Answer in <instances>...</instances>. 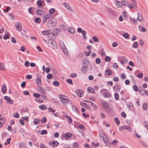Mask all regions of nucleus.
Here are the masks:
<instances>
[{"label": "nucleus", "mask_w": 148, "mask_h": 148, "mask_svg": "<svg viewBox=\"0 0 148 148\" xmlns=\"http://www.w3.org/2000/svg\"><path fill=\"white\" fill-rule=\"evenodd\" d=\"M63 6L68 11L71 12H74V11L72 8L66 2H64L62 3Z\"/></svg>", "instance_id": "obj_1"}, {"label": "nucleus", "mask_w": 148, "mask_h": 148, "mask_svg": "<svg viewBox=\"0 0 148 148\" xmlns=\"http://www.w3.org/2000/svg\"><path fill=\"white\" fill-rule=\"evenodd\" d=\"M105 10L106 13L110 15L114 16L116 14V12L112 10L111 8L109 7L106 8Z\"/></svg>", "instance_id": "obj_2"}, {"label": "nucleus", "mask_w": 148, "mask_h": 148, "mask_svg": "<svg viewBox=\"0 0 148 148\" xmlns=\"http://www.w3.org/2000/svg\"><path fill=\"white\" fill-rule=\"evenodd\" d=\"M60 46L62 51L67 56L69 54L68 51L65 45L63 42H62L60 43Z\"/></svg>", "instance_id": "obj_3"}, {"label": "nucleus", "mask_w": 148, "mask_h": 148, "mask_svg": "<svg viewBox=\"0 0 148 148\" xmlns=\"http://www.w3.org/2000/svg\"><path fill=\"white\" fill-rule=\"evenodd\" d=\"M56 24V21L54 20L53 21L49 20L47 23V25L49 27H52L55 26Z\"/></svg>", "instance_id": "obj_4"}, {"label": "nucleus", "mask_w": 148, "mask_h": 148, "mask_svg": "<svg viewBox=\"0 0 148 148\" xmlns=\"http://www.w3.org/2000/svg\"><path fill=\"white\" fill-rule=\"evenodd\" d=\"M60 101L62 103L63 105L65 106L67 105V103L70 105H71L72 103V102L70 100L67 99L64 100H60Z\"/></svg>", "instance_id": "obj_5"}, {"label": "nucleus", "mask_w": 148, "mask_h": 148, "mask_svg": "<svg viewBox=\"0 0 148 148\" xmlns=\"http://www.w3.org/2000/svg\"><path fill=\"white\" fill-rule=\"evenodd\" d=\"M15 26L16 29L18 32H20L21 30V25L19 22H17L15 23Z\"/></svg>", "instance_id": "obj_6"}, {"label": "nucleus", "mask_w": 148, "mask_h": 148, "mask_svg": "<svg viewBox=\"0 0 148 148\" xmlns=\"http://www.w3.org/2000/svg\"><path fill=\"white\" fill-rule=\"evenodd\" d=\"M99 134L100 136L102 138L103 140H104L108 138L107 136L103 133V132L102 131H99Z\"/></svg>", "instance_id": "obj_7"}, {"label": "nucleus", "mask_w": 148, "mask_h": 148, "mask_svg": "<svg viewBox=\"0 0 148 148\" xmlns=\"http://www.w3.org/2000/svg\"><path fill=\"white\" fill-rule=\"evenodd\" d=\"M4 99L6 100V102L8 103L12 104L13 103V101L11 99V98L9 97L5 96L4 97Z\"/></svg>", "instance_id": "obj_8"}, {"label": "nucleus", "mask_w": 148, "mask_h": 148, "mask_svg": "<svg viewBox=\"0 0 148 148\" xmlns=\"http://www.w3.org/2000/svg\"><path fill=\"white\" fill-rule=\"evenodd\" d=\"M61 32V29H60L57 28L56 29H54L53 30L52 33L54 36L57 35L59 34Z\"/></svg>", "instance_id": "obj_9"}, {"label": "nucleus", "mask_w": 148, "mask_h": 148, "mask_svg": "<svg viewBox=\"0 0 148 148\" xmlns=\"http://www.w3.org/2000/svg\"><path fill=\"white\" fill-rule=\"evenodd\" d=\"M90 65L89 61L86 59H84L82 62L83 66L88 67Z\"/></svg>", "instance_id": "obj_10"}, {"label": "nucleus", "mask_w": 148, "mask_h": 148, "mask_svg": "<svg viewBox=\"0 0 148 148\" xmlns=\"http://www.w3.org/2000/svg\"><path fill=\"white\" fill-rule=\"evenodd\" d=\"M76 94L79 97H82L83 95L84 92L81 90H77L75 91Z\"/></svg>", "instance_id": "obj_11"}, {"label": "nucleus", "mask_w": 148, "mask_h": 148, "mask_svg": "<svg viewBox=\"0 0 148 148\" xmlns=\"http://www.w3.org/2000/svg\"><path fill=\"white\" fill-rule=\"evenodd\" d=\"M37 84L39 86L38 89H39V92H40L44 94H46V92L44 89L40 87V86H41L42 84Z\"/></svg>", "instance_id": "obj_12"}, {"label": "nucleus", "mask_w": 148, "mask_h": 148, "mask_svg": "<svg viewBox=\"0 0 148 148\" xmlns=\"http://www.w3.org/2000/svg\"><path fill=\"white\" fill-rule=\"evenodd\" d=\"M51 16V15L49 14H47L44 16L43 19L42 21L43 23H45L47 21L48 19Z\"/></svg>", "instance_id": "obj_13"}, {"label": "nucleus", "mask_w": 148, "mask_h": 148, "mask_svg": "<svg viewBox=\"0 0 148 148\" xmlns=\"http://www.w3.org/2000/svg\"><path fill=\"white\" fill-rule=\"evenodd\" d=\"M124 129H128L129 131H130V127L129 126L125 125L120 127L119 128V130L120 131H121Z\"/></svg>", "instance_id": "obj_14"}, {"label": "nucleus", "mask_w": 148, "mask_h": 148, "mask_svg": "<svg viewBox=\"0 0 148 148\" xmlns=\"http://www.w3.org/2000/svg\"><path fill=\"white\" fill-rule=\"evenodd\" d=\"M114 3L118 8H121L122 6V4L121 2L119 1L116 0L114 1Z\"/></svg>", "instance_id": "obj_15"}, {"label": "nucleus", "mask_w": 148, "mask_h": 148, "mask_svg": "<svg viewBox=\"0 0 148 148\" xmlns=\"http://www.w3.org/2000/svg\"><path fill=\"white\" fill-rule=\"evenodd\" d=\"M50 45L53 48H56L57 47V45L56 43L53 41L52 40H50V42H49Z\"/></svg>", "instance_id": "obj_16"}, {"label": "nucleus", "mask_w": 148, "mask_h": 148, "mask_svg": "<svg viewBox=\"0 0 148 148\" xmlns=\"http://www.w3.org/2000/svg\"><path fill=\"white\" fill-rule=\"evenodd\" d=\"M103 141L106 146H108L109 147L111 145V143L108 138L107 139L104 140Z\"/></svg>", "instance_id": "obj_17"}, {"label": "nucleus", "mask_w": 148, "mask_h": 148, "mask_svg": "<svg viewBox=\"0 0 148 148\" xmlns=\"http://www.w3.org/2000/svg\"><path fill=\"white\" fill-rule=\"evenodd\" d=\"M5 122V119L3 118L0 119V128H1Z\"/></svg>", "instance_id": "obj_18"}, {"label": "nucleus", "mask_w": 148, "mask_h": 148, "mask_svg": "<svg viewBox=\"0 0 148 148\" xmlns=\"http://www.w3.org/2000/svg\"><path fill=\"white\" fill-rule=\"evenodd\" d=\"M49 145L51 144L52 146L53 147H57L59 144V143L57 141H55L51 143L50 142H49Z\"/></svg>", "instance_id": "obj_19"}, {"label": "nucleus", "mask_w": 148, "mask_h": 148, "mask_svg": "<svg viewBox=\"0 0 148 148\" xmlns=\"http://www.w3.org/2000/svg\"><path fill=\"white\" fill-rule=\"evenodd\" d=\"M81 71L82 72L85 73L88 71V68L87 67L83 66L81 68Z\"/></svg>", "instance_id": "obj_20"}, {"label": "nucleus", "mask_w": 148, "mask_h": 148, "mask_svg": "<svg viewBox=\"0 0 148 148\" xmlns=\"http://www.w3.org/2000/svg\"><path fill=\"white\" fill-rule=\"evenodd\" d=\"M80 105L82 106H84L85 108H86L88 110H89L90 109V106L85 103H84L82 102H81L80 103Z\"/></svg>", "instance_id": "obj_21"}, {"label": "nucleus", "mask_w": 148, "mask_h": 148, "mask_svg": "<svg viewBox=\"0 0 148 148\" xmlns=\"http://www.w3.org/2000/svg\"><path fill=\"white\" fill-rule=\"evenodd\" d=\"M41 76L40 75H38L37 78L36 79V83H41L42 82L41 81Z\"/></svg>", "instance_id": "obj_22"}, {"label": "nucleus", "mask_w": 148, "mask_h": 148, "mask_svg": "<svg viewBox=\"0 0 148 148\" xmlns=\"http://www.w3.org/2000/svg\"><path fill=\"white\" fill-rule=\"evenodd\" d=\"M1 90L3 93H4L6 91V87L5 84H3L2 85Z\"/></svg>", "instance_id": "obj_23"}, {"label": "nucleus", "mask_w": 148, "mask_h": 148, "mask_svg": "<svg viewBox=\"0 0 148 148\" xmlns=\"http://www.w3.org/2000/svg\"><path fill=\"white\" fill-rule=\"evenodd\" d=\"M131 22L135 25H136L137 24V20L135 19L134 18L132 17L130 18Z\"/></svg>", "instance_id": "obj_24"}, {"label": "nucleus", "mask_w": 148, "mask_h": 148, "mask_svg": "<svg viewBox=\"0 0 148 148\" xmlns=\"http://www.w3.org/2000/svg\"><path fill=\"white\" fill-rule=\"evenodd\" d=\"M120 60L123 61V62H124V63H127L128 62L127 59L124 56H122L120 58Z\"/></svg>", "instance_id": "obj_25"}, {"label": "nucleus", "mask_w": 148, "mask_h": 148, "mask_svg": "<svg viewBox=\"0 0 148 148\" xmlns=\"http://www.w3.org/2000/svg\"><path fill=\"white\" fill-rule=\"evenodd\" d=\"M39 108L42 110H45L47 109V107L45 105H42L39 106Z\"/></svg>", "instance_id": "obj_26"}, {"label": "nucleus", "mask_w": 148, "mask_h": 148, "mask_svg": "<svg viewBox=\"0 0 148 148\" xmlns=\"http://www.w3.org/2000/svg\"><path fill=\"white\" fill-rule=\"evenodd\" d=\"M143 20V18L142 14L140 13H138V17L137 20L139 21H140Z\"/></svg>", "instance_id": "obj_27"}, {"label": "nucleus", "mask_w": 148, "mask_h": 148, "mask_svg": "<svg viewBox=\"0 0 148 148\" xmlns=\"http://www.w3.org/2000/svg\"><path fill=\"white\" fill-rule=\"evenodd\" d=\"M36 13L38 15L41 16L43 13V12L42 10L38 9L36 11Z\"/></svg>", "instance_id": "obj_28"}, {"label": "nucleus", "mask_w": 148, "mask_h": 148, "mask_svg": "<svg viewBox=\"0 0 148 148\" xmlns=\"http://www.w3.org/2000/svg\"><path fill=\"white\" fill-rule=\"evenodd\" d=\"M102 105L103 107L106 109H108V108L109 107V104L106 102H103L102 103Z\"/></svg>", "instance_id": "obj_29"}, {"label": "nucleus", "mask_w": 148, "mask_h": 148, "mask_svg": "<svg viewBox=\"0 0 148 148\" xmlns=\"http://www.w3.org/2000/svg\"><path fill=\"white\" fill-rule=\"evenodd\" d=\"M68 31L71 33L74 34L75 32L74 29L71 27H69L68 28Z\"/></svg>", "instance_id": "obj_30"}, {"label": "nucleus", "mask_w": 148, "mask_h": 148, "mask_svg": "<svg viewBox=\"0 0 148 148\" xmlns=\"http://www.w3.org/2000/svg\"><path fill=\"white\" fill-rule=\"evenodd\" d=\"M139 29L143 32H145L146 31V29L142 25L139 26Z\"/></svg>", "instance_id": "obj_31"}, {"label": "nucleus", "mask_w": 148, "mask_h": 148, "mask_svg": "<svg viewBox=\"0 0 148 148\" xmlns=\"http://www.w3.org/2000/svg\"><path fill=\"white\" fill-rule=\"evenodd\" d=\"M9 38L10 36L8 33H5L3 37V38L4 40L9 39Z\"/></svg>", "instance_id": "obj_32"}, {"label": "nucleus", "mask_w": 148, "mask_h": 148, "mask_svg": "<svg viewBox=\"0 0 148 148\" xmlns=\"http://www.w3.org/2000/svg\"><path fill=\"white\" fill-rule=\"evenodd\" d=\"M89 92L93 93L95 91L94 89L91 87H88L87 89Z\"/></svg>", "instance_id": "obj_33"}, {"label": "nucleus", "mask_w": 148, "mask_h": 148, "mask_svg": "<svg viewBox=\"0 0 148 148\" xmlns=\"http://www.w3.org/2000/svg\"><path fill=\"white\" fill-rule=\"evenodd\" d=\"M72 108L73 111H75V112L77 113H78V111L77 110V108L74 105L73 106H72Z\"/></svg>", "instance_id": "obj_34"}, {"label": "nucleus", "mask_w": 148, "mask_h": 148, "mask_svg": "<svg viewBox=\"0 0 148 148\" xmlns=\"http://www.w3.org/2000/svg\"><path fill=\"white\" fill-rule=\"evenodd\" d=\"M40 120L39 119H35L34 120L33 123L34 125H36L38 124Z\"/></svg>", "instance_id": "obj_35"}, {"label": "nucleus", "mask_w": 148, "mask_h": 148, "mask_svg": "<svg viewBox=\"0 0 148 148\" xmlns=\"http://www.w3.org/2000/svg\"><path fill=\"white\" fill-rule=\"evenodd\" d=\"M72 136V134L69 132L66 133L65 135V137H67V138L71 137Z\"/></svg>", "instance_id": "obj_36"}, {"label": "nucleus", "mask_w": 148, "mask_h": 148, "mask_svg": "<svg viewBox=\"0 0 148 148\" xmlns=\"http://www.w3.org/2000/svg\"><path fill=\"white\" fill-rule=\"evenodd\" d=\"M82 34L83 35V38L84 39H86L87 37L86 36V32L85 30H83L82 32Z\"/></svg>", "instance_id": "obj_37"}, {"label": "nucleus", "mask_w": 148, "mask_h": 148, "mask_svg": "<svg viewBox=\"0 0 148 148\" xmlns=\"http://www.w3.org/2000/svg\"><path fill=\"white\" fill-rule=\"evenodd\" d=\"M82 34L83 35V38L84 39H86L87 37L86 36V32L85 30H83L82 32Z\"/></svg>", "instance_id": "obj_38"}, {"label": "nucleus", "mask_w": 148, "mask_h": 148, "mask_svg": "<svg viewBox=\"0 0 148 148\" xmlns=\"http://www.w3.org/2000/svg\"><path fill=\"white\" fill-rule=\"evenodd\" d=\"M0 70L3 71H5V70L4 64L1 63H0Z\"/></svg>", "instance_id": "obj_39"}, {"label": "nucleus", "mask_w": 148, "mask_h": 148, "mask_svg": "<svg viewBox=\"0 0 148 148\" xmlns=\"http://www.w3.org/2000/svg\"><path fill=\"white\" fill-rule=\"evenodd\" d=\"M66 117L68 121L69 122V123H71L72 121V119L68 115H66Z\"/></svg>", "instance_id": "obj_40"}, {"label": "nucleus", "mask_w": 148, "mask_h": 148, "mask_svg": "<svg viewBox=\"0 0 148 148\" xmlns=\"http://www.w3.org/2000/svg\"><path fill=\"white\" fill-rule=\"evenodd\" d=\"M140 93L142 95H144L145 94V92H147V90H145V89L143 90H140L139 91Z\"/></svg>", "instance_id": "obj_41"}, {"label": "nucleus", "mask_w": 148, "mask_h": 148, "mask_svg": "<svg viewBox=\"0 0 148 148\" xmlns=\"http://www.w3.org/2000/svg\"><path fill=\"white\" fill-rule=\"evenodd\" d=\"M49 33V31L48 30L42 32V34L44 35H48Z\"/></svg>", "instance_id": "obj_42"}, {"label": "nucleus", "mask_w": 148, "mask_h": 148, "mask_svg": "<svg viewBox=\"0 0 148 148\" xmlns=\"http://www.w3.org/2000/svg\"><path fill=\"white\" fill-rule=\"evenodd\" d=\"M84 52L86 56V57H87L90 56V53L91 52V50H89L88 52L84 51Z\"/></svg>", "instance_id": "obj_43"}, {"label": "nucleus", "mask_w": 148, "mask_h": 148, "mask_svg": "<svg viewBox=\"0 0 148 148\" xmlns=\"http://www.w3.org/2000/svg\"><path fill=\"white\" fill-rule=\"evenodd\" d=\"M43 4V2L40 0H38L37 1V4L38 6H41Z\"/></svg>", "instance_id": "obj_44"}, {"label": "nucleus", "mask_w": 148, "mask_h": 148, "mask_svg": "<svg viewBox=\"0 0 148 148\" xmlns=\"http://www.w3.org/2000/svg\"><path fill=\"white\" fill-rule=\"evenodd\" d=\"M107 111L108 113H110L111 114H113V113L114 111L112 108H109Z\"/></svg>", "instance_id": "obj_45"}, {"label": "nucleus", "mask_w": 148, "mask_h": 148, "mask_svg": "<svg viewBox=\"0 0 148 148\" xmlns=\"http://www.w3.org/2000/svg\"><path fill=\"white\" fill-rule=\"evenodd\" d=\"M92 39L94 42H97L99 41V39L96 36H93Z\"/></svg>", "instance_id": "obj_46"}, {"label": "nucleus", "mask_w": 148, "mask_h": 148, "mask_svg": "<svg viewBox=\"0 0 148 148\" xmlns=\"http://www.w3.org/2000/svg\"><path fill=\"white\" fill-rule=\"evenodd\" d=\"M59 97L61 99V100H64L66 99L67 97L63 95H60L59 96Z\"/></svg>", "instance_id": "obj_47"}, {"label": "nucleus", "mask_w": 148, "mask_h": 148, "mask_svg": "<svg viewBox=\"0 0 148 148\" xmlns=\"http://www.w3.org/2000/svg\"><path fill=\"white\" fill-rule=\"evenodd\" d=\"M143 125L144 127L147 128V130H148V123L147 122L144 121L143 123Z\"/></svg>", "instance_id": "obj_48"}, {"label": "nucleus", "mask_w": 148, "mask_h": 148, "mask_svg": "<svg viewBox=\"0 0 148 148\" xmlns=\"http://www.w3.org/2000/svg\"><path fill=\"white\" fill-rule=\"evenodd\" d=\"M138 45V44L137 42H135L133 45V47L135 48H137Z\"/></svg>", "instance_id": "obj_49"}, {"label": "nucleus", "mask_w": 148, "mask_h": 148, "mask_svg": "<svg viewBox=\"0 0 148 148\" xmlns=\"http://www.w3.org/2000/svg\"><path fill=\"white\" fill-rule=\"evenodd\" d=\"M101 56H104L106 55V54L103 49H102L100 51Z\"/></svg>", "instance_id": "obj_50"}, {"label": "nucleus", "mask_w": 148, "mask_h": 148, "mask_svg": "<svg viewBox=\"0 0 148 148\" xmlns=\"http://www.w3.org/2000/svg\"><path fill=\"white\" fill-rule=\"evenodd\" d=\"M128 8L130 9H132L134 8H135V6L133 4H128V5L127 6Z\"/></svg>", "instance_id": "obj_51"}, {"label": "nucleus", "mask_w": 148, "mask_h": 148, "mask_svg": "<svg viewBox=\"0 0 148 148\" xmlns=\"http://www.w3.org/2000/svg\"><path fill=\"white\" fill-rule=\"evenodd\" d=\"M122 5L125 6H127L128 5V3L126 1H122Z\"/></svg>", "instance_id": "obj_52"}, {"label": "nucleus", "mask_w": 148, "mask_h": 148, "mask_svg": "<svg viewBox=\"0 0 148 148\" xmlns=\"http://www.w3.org/2000/svg\"><path fill=\"white\" fill-rule=\"evenodd\" d=\"M101 61V60L99 58H97L95 60V62L97 64H100Z\"/></svg>", "instance_id": "obj_53"}, {"label": "nucleus", "mask_w": 148, "mask_h": 148, "mask_svg": "<svg viewBox=\"0 0 148 148\" xmlns=\"http://www.w3.org/2000/svg\"><path fill=\"white\" fill-rule=\"evenodd\" d=\"M114 121L116 122V123L117 125H119L120 124V122L118 119L117 118H116L114 119Z\"/></svg>", "instance_id": "obj_54"}, {"label": "nucleus", "mask_w": 148, "mask_h": 148, "mask_svg": "<svg viewBox=\"0 0 148 148\" xmlns=\"http://www.w3.org/2000/svg\"><path fill=\"white\" fill-rule=\"evenodd\" d=\"M111 60L109 56H107L105 58V60L106 62H109Z\"/></svg>", "instance_id": "obj_55"}, {"label": "nucleus", "mask_w": 148, "mask_h": 148, "mask_svg": "<svg viewBox=\"0 0 148 148\" xmlns=\"http://www.w3.org/2000/svg\"><path fill=\"white\" fill-rule=\"evenodd\" d=\"M35 22L37 23H39L40 22V19L39 18H36L35 19Z\"/></svg>", "instance_id": "obj_56"}, {"label": "nucleus", "mask_w": 148, "mask_h": 148, "mask_svg": "<svg viewBox=\"0 0 148 148\" xmlns=\"http://www.w3.org/2000/svg\"><path fill=\"white\" fill-rule=\"evenodd\" d=\"M143 76V74L142 73H139L137 75V77L139 78H141Z\"/></svg>", "instance_id": "obj_57"}, {"label": "nucleus", "mask_w": 148, "mask_h": 148, "mask_svg": "<svg viewBox=\"0 0 148 148\" xmlns=\"http://www.w3.org/2000/svg\"><path fill=\"white\" fill-rule=\"evenodd\" d=\"M25 48L24 46H21L19 50L22 52H24L25 50Z\"/></svg>", "instance_id": "obj_58"}, {"label": "nucleus", "mask_w": 148, "mask_h": 148, "mask_svg": "<svg viewBox=\"0 0 148 148\" xmlns=\"http://www.w3.org/2000/svg\"><path fill=\"white\" fill-rule=\"evenodd\" d=\"M33 96L35 97L38 98L40 97V95L39 94L35 93L33 94Z\"/></svg>", "instance_id": "obj_59"}, {"label": "nucleus", "mask_w": 148, "mask_h": 148, "mask_svg": "<svg viewBox=\"0 0 148 148\" xmlns=\"http://www.w3.org/2000/svg\"><path fill=\"white\" fill-rule=\"evenodd\" d=\"M13 116L14 117L17 118L19 117V114L18 113L16 112L13 114Z\"/></svg>", "instance_id": "obj_60"}, {"label": "nucleus", "mask_w": 148, "mask_h": 148, "mask_svg": "<svg viewBox=\"0 0 148 148\" xmlns=\"http://www.w3.org/2000/svg\"><path fill=\"white\" fill-rule=\"evenodd\" d=\"M115 98L116 100H118L119 99V95L117 93H115L114 94Z\"/></svg>", "instance_id": "obj_61"}, {"label": "nucleus", "mask_w": 148, "mask_h": 148, "mask_svg": "<svg viewBox=\"0 0 148 148\" xmlns=\"http://www.w3.org/2000/svg\"><path fill=\"white\" fill-rule=\"evenodd\" d=\"M55 9L51 8L49 10V12L50 14H53L55 12Z\"/></svg>", "instance_id": "obj_62"}, {"label": "nucleus", "mask_w": 148, "mask_h": 148, "mask_svg": "<svg viewBox=\"0 0 148 148\" xmlns=\"http://www.w3.org/2000/svg\"><path fill=\"white\" fill-rule=\"evenodd\" d=\"M19 147L20 148H25L24 144L23 143H20L19 145Z\"/></svg>", "instance_id": "obj_63"}, {"label": "nucleus", "mask_w": 148, "mask_h": 148, "mask_svg": "<svg viewBox=\"0 0 148 148\" xmlns=\"http://www.w3.org/2000/svg\"><path fill=\"white\" fill-rule=\"evenodd\" d=\"M40 148H47V147L42 143H41L40 146Z\"/></svg>", "instance_id": "obj_64"}]
</instances>
